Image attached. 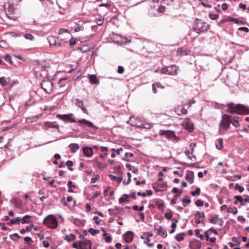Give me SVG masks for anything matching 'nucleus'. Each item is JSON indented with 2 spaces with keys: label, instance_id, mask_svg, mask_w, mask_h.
<instances>
[{
  "label": "nucleus",
  "instance_id": "nucleus-1",
  "mask_svg": "<svg viewBox=\"0 0 249 249\" xmlns=\"http://www.w3.org/2000/svg\"><path fill=\"white\" fill-rule=\"evenodd\" d=\"M228 112L231 114L245 115L249 114V107L242 104H234L233 103H229L226 106Z\"/></svg>",
  "mask_w": 249,
  "mask_h": 249
},
{
  "label": "nucleus",
  "instance_id": "nucleus-2",
  "mask_svg": "<svg viewBox=\"0 0 249 249\" xmlns=\"http://www.w3.org/2000/svg\"><path fill=\"white\" fill-rule=\"evenodd\" d=\"M209 28V25L203 20L196 19L194 26V31L200 34L207 31Z\"/></svg>",
  "mask_w": 249,
  "mask_h": 249
},
{
  "label": "nucleus",
  "instance_id": "nucleus-3",
  "mask_svg": "<svg viewBox=\"0 0 249 249\" xmlns=\"http://www.w3.org/2000/svg\"><path fill=\"white\" fill-rule=\"evenodd\" d=\"M43 224L51 229H55L58 226L57 221L53 215L46 216L43 220Z\"/></svg>",
  "mask_w": 249,
  "mask_h": 249
},
{
  "label": "nucleus",
  "instance_id": "nucleus-4",
  "mask_svg": "<svg viewBox=\"0 0 249 249\" xmlns=\"http://www.w3.org/2000/svg\"><path fill=\"white\" fill-rule=\"evenodd\" d=\"M48 40L51 46H55L58 47H60L63 46L62 42L64 43H68V41H64L63 38H60L61 42H57V39L54 36H49L48 37Z\"/></svg>",
  "mask_w": 249,
  "mask_h": 249
},
{
  "label": "nucleus",
  "instance_id": "nucleus-5",
  "mask_svg": "<svg viewBox=\"0 0 249 249\" xmlns=\"http://www.w3.org/2000/svg\"><path fill=\"white\" fill-rule=\"evenodd\" d=\"M53 86V84L51 80H44L42 81L41 87L47 93H50L52 91Z\"/></svg>",
  "mask_w": 249,
  "mask_h": 249
},
{
  "label": "nucleus",
  "instance_id": "nucleus-6",
  "mask_svg": "<svg viewBox=\"0 0 249 249\" xmlns=\"http://www.w3.org/2000/svg\"><path fill=\"white\" fill-rule=\"evenodd\" d=\"M73 114L72 113H68L66 114H57L56 117L57 118L66 121H68L71 123H76L77 122V120L73 117Z\"/></svg>",
  "mask_w": 249,
  "mask_h": 249
},
{
  "label": "nucleus",
  "instance_id": "nucleus-7",
  "mask_svg": "<svg viewBox=\"0 0 249 249\" xmlns=\"http://www.w3.org/2000/svg\"><path fill=\"white\" fill-rule=\"evenodd\" d=\"M78 249H91V242L88 239L80 241Z\"/></svg>",
  "mask_w": 249,
  "mask_h": 249
},
{
  "label": "nucleus",
  "instance_id": "nucleus-8",
  "mask_svg": "<svg viewBox=\"0 0 249 249\" xmlns=\"http://www.w3.org/2000/svg\"><path fill=\"white\" fill-rule=\"evenodd\" d=\"M77 122L80 124H84L89 128H92L95 130H97L99 128L98 127L95 126L91 122L85 119H79L77 121Z\"/></svg>",
  "mask_w": 249,
  "mask_h": 249
},
{
  "label": "nucleus",
  "instance_id": "nucleus-9",
  "mask_svg": "<svg viewBox=\"0 0 249 249\" xmlns=\"http://www.w3.org/2000/svg\"><path fill=\"white\" fill-rule=\"evenodd\" d=\"M33 103L32 100H28L25 103L24 106H21L19 107L18 110L19 111V115H22L27 109L28 106H31Z\"/></svg>",
  "mask_w": 249,
  "mask_h": 249
},
{
  "label": "nucleus",
  "instance_id": "nucleus-10",
  "mask_svg": "<svg viewBox=\"0 0 249 249\" xmlns=\"http://www.w3.org/2000/svg\"><path fill=\"white\" fill-rule=\"evenodd\" d=\"M189 247L190 249H200L201 247V243L198 240H195L190 242Z\"/></svg>",
  "mask_w": 249,
  "mask_h": 249
},
{
  "label": "nucleus",
  "instance_id": "nucleus-11",
  "mask_svg": "<svg viewBox=\"0 0 249 249\" xmlns=\"http://www.w3.org/2000/svg\"><path fill=\"white\" fill-rule=\"evenodd\" d=\"M182 106H183L182 107H178L175 108V112L178 115H181L182 114H185L187 113V108H186L187 104H183L182 105Z\"/></svg>",
  "mask_w": 249,
  "mask_h": 249
},
{
  "label": "nucleus",
  "instance_id": "nucleus-12",
  "mask_svg": "<svg viewBox=\"0 0 249 249\" xmlns=\"http://www.w3.org/2000/svg\"><path fill=\"white\" fill-rule=\"evenodd\" d=\"M231 118V115L224 114L222 115V119L220 122H221L222 124H224L227 125L228 126L230 127Z\"/></svg>",
  "mask_w": 249,
  "mask_h": 249
},
{
  "label": "nucleus",
  "instance_id": "nucleus-13",
  "mask_svg": "<svg viewBox=\"0 0 249 249\" xmlns=\"http://www.w3.org/2000/svg\"><path fill=\"white\" fill-rule=\"evenodd\" d=\"M75 104L77 107H80L84 113L88 114L87 109L84 107L83 102L82 101L79 99H76L75 100Z\"/></svg>",
  "mask_w": 249,
  "mask_h": 249
},
{
  "label": "nucleus",
  "instance_id": "nucleus-14",
  "mask_svg": "<svg viewBox=\"0 0 249 249\" xmlns=\"http://www.w3.org/2000/svg\"><path fill=\"white\" fill-rule=\"evenodd\" d=\"M133 239V233L131 231H127L124 235V240L127 243L131 242Z\"/></svg>",
  "mask_w": 249,
  "mask_h": 249
},
{
  "label": "nucleus",
  "instance_id": "nucleus-15",
  "mask_svg": "<svg viewBox=\"0 0 249 249\" xmlns=\"http://www.w3.org/2000/svg\"><path fill=\"white\" fill-rule=\"evenodd\" d=\"M8 18L15 20L16 19V16L15 15V10L13 6L9 7L8 9V13H6Z\"/></svg>",
  "mask_w": 249,
  "mask_h": 249
},
{
  "label": "nucleus",
  "instance_id": "nucleus-16",
  "mask_svg": "<svg viewBox=\"0 0 249 249\" xmlns=\"http://www.w3.org/2000/svg\"><path fill=\"white\" fill-rule=\"evenodd\" d=\"M230 128L227 125L222 124L221 122L219 124V133L220 134H224Z\"/></svg>",
  "mask_w": 249,
  "mask_h": 249
},
{
  "label": "nucleus",
  "instance_id": "nucleus-17",
  "mask_svg": "<svg viewBox=\"0 0 249 249\" xmlns=\"http://www.w3.org/2000/svg\"><path fill=\"white\" fill-rule=\"evenodd\" d=\"M70 221L72 223L74 224L75 225L81 227L84 226L85 223V220H81L76 218H71L70 219Z\"/></svg>",
  "mask_w": 249,
  "mask_h": 249
},
{
  "label": "nucleus",
  "instance_id": "nucleus-18",
  "mask_svg": "<svg viewBox=\"0 0 249 249\" xmlns=\"http://www.w3.org/2000/svg\"><path fill=\"white\" fill-rule=\"evenodd\" d=\"M155 230L158 231V235L162 236L163 238L167 237V234L166 231L161 226H159L158 228H155Z\"/></svg>",
  "mask_w": 249,
  "mask_h": 249
},
{
  "label": "nucleus",
  "instance_id": "nucleus-19",
  "mask_svg": "<svg viewBox=\"0 0 249 249\" xmlns=\"http://www.w3.org/2000/svg\"><path fill=\"white\" fill-rule=\"evenodd\" d=\"M83 152L85 156L87 157H90L93 155L92 149L89 147H86L83 148Z\"/></svg>",
  "mask_w": 249,
  "mask_h": 249
},
{
  "label": "nucleus",
  "instance_id": "nucleus-20",
  "mask_svg": "<svg viewBox=\"0 0 249 249\" xmlns=\"http://www.w3.org/2000/svg\"><path fill=\"white\" fill-rule=\"evenodd\" d=\"M186 180L190 183L192 184L194 181V174L193 172H188L185 176Z\"/></svg>",
  "mask_w": 249,
  "mask_h": 249
},
{
  "label": "nucleus",
  "instance_id": "nucleus-21",
  "mask_svg": "<svg viewBox=\"0 0 249 249\" xmlns=\"http://www.w3.org/2000/svg\"><path fill=\"white\" fill-rule=\"evenodd\" d=\"M238 118V117L231 116V124L235 127H238L240 126Z\"/></svg>",
  "mask_w": 249,
  "mask_h": 249
},
{
  "label": "nucleus",
  "instance_id": "nucleus-22",
  "mask_svg": "<svg viewBox=\"0 0 249 249\" xmlns=\"http://www.w3.org/2000/svg\"><path fill=\"white\" fill-rule=\"evenodd\" d=\"M189 53H190V51L189 50L184 49L182 47L179 48L177 50V52L178 55L182 54L183 55H186L188 54Z\"/></svg>",
  "mask_w": 249,
  "mask_h": 249
},
{
  "label": "nucleus",
  "instance_id": "nucleus-23",
  "mask_svg": "<svg viewBox=\"0 0 249 249\" xmlns=\"http://www.w3.org/2000/svg\"><path fill=\"white\" fill-rule=\"evenodd\" d=\"M45 127L46 129L49 128H55L56 129H59V125L57 124H53V123L51 122H45L44 124Z\"/></svg>",
  "mask_w": 249,
  "mask_h": 249
},
{
  "label": "nucleus",
  "instance_id": "nucleus-24",
  "mask_svg": "<svg viewBox=\"0 0 249 249\" xmlns=\"http://www.w3.org/2000/svg\"><path fill=\"white\" fill-rule=\"evenodd\" d=\"M129 196L127 194H124L123 196L119 198V203L122 204L125 202H129Z\"/></svg>",
  "mask_w": 249,
  "mask_h": 249
},
{
  "label": "nucleus",
  "instance_id": "nucleus-25",
  "mask_svg": "<svg viewBox=\"0 0 249 249\" xmlns=\"http://www.w3.org/2000/svg\"><path fill=\"white\" fill-rule=\"evenodd\" d=\"M69 147L72 153H75L79 148V146L77 143H71L69 145Z\"/></svg>",
  "mask_w": 249,
  "mask_h": 249
},
{
  "label": "nucleus",
  "instance_id": "nucleus-26",
  "mask_svg": "<svg viewBox=\"0 0 249 249\" xmlns=\"http://www.w3.org/2000/svg\"><path fill=\"white\" fill-rule=\"evenodd\" d=\"M223 140L222 138H219L215 143V147L218 150H221L223 148Z\"/></svg>",
  "mask_w": 249,
  "mask_h": 249
},
{
  "label": "nucleus",
  "instance_id": "nucleus-27",
  "mask_svg": "<svg viewBox=\"0 0 249 249\" xmlns=\"http://www.w3.org/2000/svg\"><path fill=\"white\" fill-rule=\"evenodd\" d=\"M158 186L159 187V188H156L155 186H153V188L155 189L156 191H161L166 187L167 186V183L165 182H163L161 184H158Z\"/></svg>",
  "mask_w": 249,
  "mask_h": 249
},
{
  "label": "nucleus",
  "instance_id": "nucleus-28",
  "mask_svg": "<svg viewBox=\"0 0 249 249\" xmlns=\"http://www.w3.org/2000/svg\"><path fill=\"white\" fill-rule=\"evenodd\" d=\"M89 79L90 80V83L91 84H98L99 83V81L96 76V75L93 74H90L89 75Z\"/></svg>",
  "mask_w": 249,
  "mask_h": 249
},
{
  "label": "nucleus",
  "instance_id": "nucleus-29",
  "mask_svg": "<svg viewBox=\"0 0 249 249\" xmlns=\"http://www.w3.org/2000/svg\"><path fill=\"white\" fill-rule=\"evenodd\" d=\"M188 196L187 195H186L183 198H182L181 201H182V205L183 207H186L187 204H189L191 203V200L188 198Z\"/></svg>",
  "mask_w": 249,
  "mask_h": 249
},
{
  "label": "nucleus",
  "instance_id": "nucleus-30",
  "mask_svg": "<svg viewBox=\"0 0 249 249\" xmlns=\"http://www.w3.org/2000/svg\"><path fill=\"white\" fill-rule=\"evenodd\" d=\"M76 238V236L74 234H70L69 235H66L64 238V239L68 241V242H71L72 240H74Z\"/></svg>",
  "mask_w": 249,
  "mask_h": 249
},
{
  "label": "nucleus",
  "instance_id": "nucleus-31",
  "mask_svg": "<svg viewBox=\"0 0 249 249\" xmlns=\"http://www.w3.org/2000/svg\"><path fill=\"white\" fill-rule=\"evenodd\" d=\"M72 182L71 180H69L68 182V186L69 188L68 192L69 193H73L74 191L72 190V188H75L76 185L72 184Z\"/></svg>",
  "mask_w": 249,
  "mask_h": 249
},
{
  "label": "nucleus",
  "instance_id": "nucleus-32",
  "mask_svg": "<svg viewBox=\"0 0 249 249\" xmlns=\"http://www.w3.org/2000/svg\"><path fill=\"white\" fill-rule=\"evenodd\" d=\"M186 235L185 232H181L177 234L175 238L178 241H181L183 240L184 236Z\"/></svg>",
  "mask_w": 249,
  "mask_h": 249
},
{
  "label": "nucleus",
  "instance_id": "nucleus-33",
  "mask_svg": "<svg viewBox=\"0 0 249 249\" xmlns=\"http://www.w3.org/2000/svg\"><path fill=\"white\" fill-rule=\"evenodd\" d=\"M182 193V191H180V192L178 193V194H177V195H176L173 197V198L172 199L171 201V203L172 204V205H174L176 203V202H177V199H178V197L180 196V195Z\"/></svg>",
  "mask_w": 249,
  "mask_h": 249
},
{
  "label": "nucleus",
  "instance_id": "nucleus-34",
  "mask_svg": "<svg viewBox=\"0 0 249 249\" xmlns=\"http://www.w3.org/2000/svg\"><path fill=\"white\" fill-rule=\"evenodd\" d=\"M228 212L229 213H232L234 214H236L237 213L238 211L236 207H229L227 209Z\"/></svg>",
  "mask_w": 249,
  "mask_h": 249
},
{
  "label": "nucleus",
  "instance_id": "nucleus-35",
  "mask_svg": "<svg viewBox=\"0 0 249 249\" xmlns=\"http://www.w3.org/2000/svg\"><path fill=\"white\" fill-rule=\"evenodd\" d=\"M31 216L28 215L24 216L22 218V223H29L31 222L30 218Z\"/></svg>",
  "mask_w": 249,
  "mask_h": 249
},
{
  "label": "nucleus",
  "instance_id": "nucleus-36",
  "mask_svg": "<svg viewBox=\"0 0 249 249\" xmlns=\"http://www.w3.org/2000/svg\"><path fill=\"white\" fill-rule=\"evenodd\" d=\"M195 232L197 237H199L201 240H203L204 239V235L200 234V231L199 229H196L195 230Z\"/></svg>",
  "mask_w": 249,
  "mask_h": 249
},
{
  "label": "nucleus",
  "instance_id": "nucleus-37",
  "mask_svg": "<svg viewBox=\"0 0 249 249\" xmlns=\"http://www.w3.org/2000/svg\"><path fill=\"white\" fill-rule=\"evenodd\" d=\"M89 232L92 235H95L97 234H98L100 232V231L99 230H95L93 228H90L89 230Z\"/></svg>",
  "mask_w": 249,
  "mask_h": 249
},
{
  "label": "nucleus",
  "instance_id": "nucleus-38",
  "mask_svg": "<svg viewBox=\"0 0 249 249\" xmlns=\"http://www.w3.org/2000/svg\"><path fill=\"white\" fill-rule=\"evenodd\" d=\"M160 83L157 82L152 84V91L154 93H157L156 87H160Z\"/></svg>",
  "mask_w": 249,
  "mask_h": 249
},
{
  "label": "nucleus",
  "instance_id": "nucleus-39",
  "mask_svg": "<svg viewBox=\"0 0 249 249\" xmlns=\"http://www.w3.org/2000/svg\"><path fill=\"white\" fill-rule=\"evenodd\" d=\"M103 236L104 237V239L105 240L107 243H109L111 242L112 238L110 236H107V233L105 232L103 234Z\"/></svg>",
  "mask_w": 249,
  "mask_h": 249
},
{
  "label": "nucleus",
  "instance_id": "nucleus-40",
  "mask_svg": "<svg viewBox=\"0 0 249 249\" xmlns=\"http://www.w3.org/2000/svg\"><path fill=\"white\" fill-rule=\"evenodd\" d=\"M67 33L68 35L69 36H71V34H70V33L69 32V31L66 29H64V28H61V29H60L58 32V34L59 35H61L63 33Z\"/></svg>",
  "mask_w": 249,
  "mask_h": 249
},
{
  "label": "nucleus",
  "instance_id": "nucleus-41",
  "mask_svg": "<svg viewBox=\"0 0 249 249\" xmlns=\"http://www.w3.org/2000/svg\"><path fill=\"white\" fill-rule=\"evenodd\" d=\"M194 215L196 217H198L199 218H204L205 217V215L203 212H200L199 211L196 212Z\"/></svg>",
  "mask_w": 249,
  "mask_h": 249
},
{
  "label": "nucleus",
  "instance_id": "nucleus-42",
  "mask_svg": "<svg viewBox=\"0 0 249 249\" xmlns=\"http://www.w3.org/2000/svg\"><path fill=\"white\" fill-rule=\"evenodd\" d=\"M234 188L236 190H238L240 193L243 192L244 190V187L237 183L235 184Z\"/></svg>",
  "mask_w": 249,
  "mask_h": 249
},
{
  "label": "nucleus",
  "instance_id": "nucleus-43",
  "mask_svg": "<svg viewBox=\"0 0 249 249\" xmlns=\"http://www.w3.org/2000/svg\"><path fill=\"white\" fill-rule=\"evenodd\" d=\"M195 100L194 98H192L191 100L188 101L187 103H186L187 104V106L186 107L187 110L192 106V105L195 104Z\"/></svg>",
  "mask_w": 249,
  "mask_h": 249
},
{
  "label": "nucleus",
  "instance_id": "nucleus-44",
  "mask_svg": "<svg viewBox=\"0 0 249 249\" xmlns=\"http://www.w3.org/2000/svg\"><path fill=\"white\" fill-rule=\"evenodd\" d=\"M200 189L199 187H197L195 191H193L191 192V195L193 196H198L200 194Z\"/></svg>",
  "mask_w": 249,
  "mask_h": 249
},
{
  "label": "nucleus",
  "instance_id": "nucleus-45",
  "mask_svg": "<svg viewBox=\"0 0 249 249\" xmlns=\"http://www.w3.org/2000/svg\"><path fill=\"white\" fill-rule=\"evenodd\" d=\"M232 241L236 246H239L240 244V241L236 237H232Z\"/></svg>",
  "mask_w": 249,
  "mask_h": 249
},
{
  "label": "nucleus",
  "instance_id": "nucleus-46",
  "mask_svg": "<svg viewBox=\"0 0 249 249\" xmlns=\"http://www.w3.org/2000/svg\"><path fill=\"white\" fill-rule=\"evenodd\" d=\"M66 164L68 166V169L70 171H73V169L71 167V166H72L73 165V162L71 160H68L66 162Z\"/></svg>",
  "mask_w": 249,
  "mask_h": 249
},
{
  "label": "nucleus",
  "instance_id": "nucleus-47",
  "mask_svg": "<svg viewBox=\"0 0 249 249\" xmlns=\"http://www.w3.org/2000/svg\"><path fill=\"white\" fill-rule=\"evenodd\" d=\"M24 37L26 39H28V40H33L34 39V36L30 34H26L24 35Z\"/></svg>",
  "mask_w": 249,
  "mask_h": 249
},
{
  "label": "nucleus",
  "instance_id": "nucleus-48",
  "mask_svg": "<svg viewBox=\"0 0 249 249\" xmlns=\"http://www.w3.org/2000/svg\"><path fill=\"white\" fill-rule=\"evenodd\" d=\"M164 216L167 219L170 220L172 218L173 214L171 212H168L165 213Z\"/></svg>",
  "mask_w": 249,
  "mask_h": 249
},
{
  "label": "nucleus",
  "instance_id": "nucleus-49",
  "mask_svg": "<svg viewBox=\"0 0 249 249\" xmlns=\"http://www.w3.org/2000/svg\"><path fill=\"white\" fill-rule=\"evenodd\" d=\"M132 209L135 211H142L144 209V207L143 206H141V207H139L138 206L135 205L133 206Z\"/></svg>",
  "mask_w": 249,
  "mask_h": 249
},
{
  "label": "nucleus",
  "instance_id": "nucleus-50",
  "mask_svg": "<svg viewBox=\"0 0 249 249\" xmlns=\"http://www.w3.org/2000/svg\"><path fill=\"white\" fill-rule=\"evenodd\" d=\"M0 84L3 86H6L7 85V81L4 77L0 78Z\"/></svg>",
  "mask_w": 249,
  "mask_h": 249
},
{
  "label": "nucleus",
  "instance_id": "nucleus-51",
  "mask_svg": "<svg viewBox=\"0 0 249 249\" xmlns=\"http://www.w3.org/2000/svg\"><path fill=\"white\" fill-rule=\"evenodd\" d=\"M24 241L28 245H30L33 242L32 239L30 237H25L24 238Z\"/></svg>",
  "mask_w": 249,
  "mask_h": 249
},
{
  "label": "nucleus",
  "instance_id": "nucleus-52",
  "mask_svg": "<svg viewBox=\"0 0 249 249\" xmlns=\"http://www.w3.org/2000/svg\"><path fill=\"white\" fill-rule=\"evenodd\" d=\"M4 59L7 62H9L10 64H12V62L11 61V56L9 54H6L4 56Z\"/></svg>",
  "mask_w": 249,
  "mask_h": 249
},
{
  "label": "nucleus",
  "instance_id": "nucleus-53",
  "mask_svg": "<svg viewBox=\"0 0 249 249\" xmlns=\"http://www.w3.org/2000/svg\"><path fill=\"white\" fill-rule=\"evenodd\" d=\"M196 205L198 207H202L204 205V202L202 200H197L196 201Z\"/></svg>",
  "mask_w": 249,
  "mask_h": 249
},
{
  "label": "nucleus",
  "instance_id": "nucleus-54",
  "mask_svg": "<svg viewBox=\"0 0 249 249\" xmlns=\"http://www.w3.org/2000/svg\"><path fill=\"white\" fill-rule=\"evenodd\" d=\"M17 58H18L19 60L22 61L23 62V65H25L26 60L23 57L20 55H17Z\"/></svg>",
  "mask_w": 249,
  "mask_h": 249
},
{
  "label": "nucleus",
  "instance_id": "nucleus-55",
  "mask_svg": "<svg viewBox=\"0 0 249 249\" xmlns=\"http://www.w3.org/2000/svg\"><path fill=\"white\" fill-rule=\"evenodd\" d=\"M7 46V44L5 41H4V40L0 41V47L5 48H6Z\"/></svg>",
  "mask_w": 249,
  "mask_h": 249
},
{
  "label": "nucleus",
  "instance_id": "nucleus-56",
  "mask_svg": "<svg viewBox=\"0 0 249 249\" xmlns=\"http://www.w3.org/2000/svg\"><path fill=\"white\" fill-rule=\"evenodd\" d=\"M104 21V19L100 18L97 19L96 20V23L98 26H101L103 24Z\"/></svg>",
  "mask_w": 249,
  "mask_h": 249
},
{
  "label": "nucleus",
  "instance_id": "nucleus-57",
  "mask_svg": "<svg viewBox=\"0 0 249 249\" xmlns=\"http://www.w3.org/2000/svg\"><path fill=\"white\" fill-rule=\"evenodd\" d=\"M77 42V39H71L70 40V45L71 47H72L74 45H75Z\"/></svg>",
  "mask_w": 249,
  "mask_h": 249
},
{
  "label": "nucleus",
  "instance_id": "nucleus-58",
  "mask_svg": "<svg viewBox=\"0 0 249 249\" xmlns=\"http://www.w3.org/2000/svg\"><path fill=\"white\" fill-rule=\"evenodd\" d=\"M210 233L208 231H206L205 232V235H204V238H205V239L206 241L209 240L210 239Z\"/></svg>",
  "mask_w": 249,
  "mask_h": 249
},
{
  "label": "nucleus",
  "instance_id": "nucleus-59",
  "mask_svg": "<svg viewBox=\"0 0 249 249\" xmlns=\"http://www.w3.org/2000/svg\"><path fill=\"white\" fill-rule=\"evenodd\" d=\"M209 17L212 19H215L218 18V16L217 14H210Z\"/></svg>",
  "mask_w": 249,
  "mask_h": 249
},
{
  "label": "nucleus",
  "instance_id": "nucleus-60",
  "mask_svg": "<svg viewBox=\"0 0 249 249\" xmlns=\"http://www.w3.org/2000/svg\"><path fill=\"white\" fill-rule=\"evenodd\" d=\"M101 192H96L94 193L91 197V199H95L101 195Z\"/></svg>",
  "mask_w": 249,
  "mask_h": 249
},
{
  "label": "nucleus",
  "instance_id": "nucleus-61",
  "mask_svg": "<svg viewBox=\"0 0 249 249\" xmlns=\"http://www.w3.org/2000/svg\"><path fill=\"white\" fill-rule=\"evenodd\" d=\"M234 197L236 199V201H237L239 202L242 201V200L243 199V198L241 196H235Z\"/></svg>",
  "mask_w": 249,
  "mask_h": 249
},
{
  "label": "nucleus",
  "instance_id": "nucleus-62",
  "mask_svg": "<svg viewBox=\"0 0 249 249\" xmlns=\"http://www.w3.org/2000/svg\"><path fill=\"white\" fill-rule=\"evenodd\" d=\"M26 121L27 123H33L34 122H35V120L34 117H28V118H26Z\"/></svg>",
  "mask_w": 249,
  "mask_h": 249
},
{
  "label": "nucleus",
  "instance_id": "nucleus-63",
  "mask_svg": "<svg viewBox=\"0 0 249 249\" xmlns=\"http://www.w3.org/2000/svg\"><path fill=\"white\" fill-rule=\"evenodd\" d=\"M124 69L122 66H119L118 67V72L119 73H123L124 72Z\"/></svg>",
  "mask_w": 249,
  "mask_h": 249
},
{
  "label": "nucleus",
  "instance_id": "nucleus-64",
  "mask_svg": "<svg viewBox=\"0 0 249 249\" xmlns=\"http://www.w3.org/2000/svg\"><path fill=\"white\" fill-rule=\"evenodd\" d=\"M128 196L129 197H131L134 200H136L137 199L135 192H132L130 193Z\"/></svg>",
  "mask_w": 249,
  "mask_h": 249
}]
</instances>
